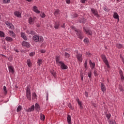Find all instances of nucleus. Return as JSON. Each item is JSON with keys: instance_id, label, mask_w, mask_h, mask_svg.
<instances>
[{"instance_id": "f257e3e1", "label": "nucleus", "mask_w": 124, "mask_h": 124, "mask_svg": "<svg viewBox=\"0 0 124 124\" xmlns=\"http://www.w3.org/2000/svg\"><path fill=\"white\" fill-rule=\"evenodd\" d=\"M32 39L35 42H40V43H42L44 40L43 37L38 35H34L32 37Z\"/></svg>"}, {"instance_id": "f03ea898", "label": "nucleus", "mask_w": 124, "mask_h": 124, "mask_svg": "<svg viewBox=\"0 0 124 124\" xmlns=\"http://www.w3.org/2000/svg\"><path fill=\"white\" fill-rule=\"evenodd\" d=\"M73 30L76 32V34L78 35V38H79L80 39H82L83 38V36H82L83 33L82 32V31L74 27L73 28Z\"/></svg>"}, {"instance_id": "7ed1b4c3", "label": "nucleus", "mask_w": 124, "mask_h": 124, "mask_svg": "<svg viewBox=\"0 0 124 124\" xmlns=\"http://www.w3.org/2000/svg\"><path fill=\"white\" fill-rule=\"evenodd\" d=\"M26 97L28 100H31V88H30V86L27 87Z\"/></svg>"}, {"instance_id": "20e7f679", "label": "nucleus", "mask_w": 124, "mask_h": 124, "mask_svg": "<svg viewBox=\"0 0 124 124\" xmlns=\"http://www.w3.org/2000/svg\"><path fill=\"white\" fill-rule=\"evenodd\" d=\"M5 24L9 29H10V30H14V26L12 24L8 21H6Z\"/></svg>"}, {"instance_id": "39448f33", "label": "nucleus", "mask_w": 124, "mask_h": 124, "mask_svg": "<svg viewBox=\"0 0 124 124\" xmlns=\"http://www.w3.org/2000/svg\"><path fill=\"white\" fill-rule=\"evenodd\" d=\"M91 11L93 12V14L97 18H99V15H98V13H97V11L94 9H91Z\"/></svg>"}, {"instance_id": "423d86ee", "label": "nucleus", "mask_w": 124, "mask_h": 124, "mask_svg": "<svg viewBox=\"0 0 124 124\" xmlns=\"http://www.w3.org/2000/svg\"><path fill=\"white\" fill-rule=\"evenodd\" d=\"M59 64L61 65V67L62 69H67V66L64 63L62 62H59Z\"/></svg>"}, {"instance_id": "0eeeda50", "label": "nucleus", "mask_w": 124, "mask_h": 124, "mask_svg": "<svg viewBox=\"0 0 124 124\" xmlns=\"http://www.w3.org/2000/svg\"><path fill=\"white\" fill-rule=\"evenodd\" d=\"M22 46H23V47H27V48H29V47H30L31 45L30 44V43H29V42H26L25 41H24L22 42Z\"/></svg>"}, {"instance_id": "6e6552de", "label": "nucleus", "mask_w": 124, "mask_h": 124, "mask_svg": "<svg viewBox=\"0 0 124 124\" xmlns=\"http://www.w3.org/2000/svg\"><path fill=\"white\" fill-rule=\"evenodd\" d=\"M8 69H9V72L10 73H11V74H14V67L12 66H8Z\"/></svg>"}, {"instance_id": "1a4fd4ad", "label": "nucleus", "mask_w": 124, "mask_h": 124, "mask_svg": "<svg viewBox=\"0 0 124 124\" xmlns=\"http://www.w3.org/2000/svg\"><path fill=\"white\" fill-rule=\"evenodd\" d=\"M82 54H78L77 55V59L78 60V62H83V58H82Z\"/></svg>"}, {"instance_id": "9d476101", "label": "nucleus", "mask_w": 124, "mask_h": 124, "mask_svg": "<svg viewBox=\"0 0 124 124\" xmlns=\"http://www.w3.org/2000/svg\"><path fill=\"white\" fill-rule=\"evenodd\" d=\"M35 19H36V17H33V18L30 17L29 19V24H30V25H32V24L34 23V21L35 20Z\"/></svg>"}, {"instance_id": "9b49d317", "label": "nucleus", "mask_w": 124, "mask_h": 124, "mask_svg": "<svg viewBox=\"0 0 124 124\" xmlns=\"http://www.w3.org/2000/svg\"><path fill=\"white\" fill-rule=\"evenodd\" d=\"M83 30H84L86 34H88L89 35H92V31L88 29L83 28Z\"/></svg>"}, {"instance_id": "f8f14e48", "label": "nucleus", "mask_w": 124, "mask_h": 124, "mask_svg": "<svg viewBox=\"0 0 124 124\" xmlns=\"http://www.w3.org/2000/svg\"><path fill=\"white\" fill-rule=\"evenodd\" d=\"M33 11H34V12H35V13H37V14H39V13H40V11L38 10V9L36 7V6H33Z\"/></svg>"}, {"instance_id": "ddd939ff", "label": "nucleus", "mask_w": 124, "mask_h": 124, "mask_svg": "<svg viewBox=\"0 0 124 124\" xmlns=\"http://www.w3.org/2000/svg\"><path fill=\"white\" fill-rule=\"evenodd\" d=\"M14 15L17 17V18H21V15H22V14L20 13L19 12L16 11L14 12Z\"/></svg>"}, {"instance_id": "4468645a", "label": "nucleus", "mask_w": 124, "mask_h": 124, "mask_svg": "<svg viewBox=\"0 0 124 124\" xmlns=\"http://www.w3.org/2000/svg\"><path fill=\"white\" fill-rule=\"evenodd\" d=\"M101 89L102 90V92L104 93L106 91V87L103 83L101 84Z\"/></svg>"}, {"instance_id": "2eb2a0df", "label": "nucleus", "mask_w": 124, "mask_h": 124, "mask_svg": "<svg viewBox=\"0 0 124 124\" xmlns=\"http://www.w3.org/2000/svg\"><path fill=\"white\" fill-rule=\"evenodd\" d=\"M27 63L28 66L29 67H31L32 66V63H31V59H29L27 61Z\"/></svg>"}, {"instance_id": "dca6fc26", "label": "nucleus", "mask_w": 124, "mask_h": 124, "mask_svg": "<svg viewBox=\"0 0 124 124\" xmlns=\"http://www.w3.org/2000/svg\"><path fill=\"white\" fill-rule=\"evenodd\" d=\"M35 109L38 112H39V111H40V107L39 106V105H38V104H37V103L35 104Z\"/></svg>"}, {"instance_id": "f3484780", "label": "nucleus", "mask_w": 124, "mask_h": 124, "mask_svg": "<svg viewBox=\"0 0 124 124\" xmlns=\"http://www.w3.org/2000/svg\"><path fill=\"white\" fill-rule=\"evenodd\" d=\"M21 37L24 39V40H28V37L26 36V34L24 32H22L21 34Z\"/></svg>"}, {"instance_id": "a211bd4d", "label": "nucleus", "mask_w": 124, "mask_h": 124, "mask_svg": "<svg viewBox=\"0 0 124 124\" xmlns=\"http://www.w3.org/2000/svg\"><path fill=\"white\" fill-rule=\"evenodd\" d=\"M121 79L122 81H124V73H123V71L122 70H120L119 72Z\"/></svg>"}, {"instance_id": "6ab92c4d", "label": "nucleus", "mask_w": 124, "mask_h": 124, "mask_svg": "<svg viewBox=\"0 0 124 124\" xmlns=\"http://www.w3.org/2000/svg\"><path fill=\"white\" fill-rule=\"evenodd\" d=\"M67 121L68 122V124H71V116H70V115H68L67 118Z\"/></svg>"}, {"instance_id": "aec40b11", "label": "nucleus", "mask_w": 124, "mask_h": 124, "mask_svg": "<svg viewBox=\"0 0 124 124\" xmlns=\"http://www.w3.org/2000/svg\"><path fill=\"white\" fill-rule=\"evenodd\" d=\"M54 15L56 17H59L60 16V10H56L54 12Z\"/></svg>"}, {"instance_id": "412c9836", "label": "nucleus", "mask_w": 124, "mask_h": 124, "mask_svg": "<svg viewBox=\"0 0 124 124\" xmlns=\"http://www.w3.org/2000/svg\"><path fill=\"white\" fill-rule=\"evenodd\" d=\"M26 32L27 33L31 34L32 35H34V34H35V31H27Z\"/></svg>"}, {"instance_id": "4be33fe9", "label": "nucleus", "mask_w": 124, "mask_h": 124, "mask_svg": "<svg viewBox=\"0 0 124 124\" xmlns=\"http://www.w3.org/2000/svg\"><path fill=\"white\" fill-rule=\"evenodd\" d=\"M104 62H105V64L107 65L108 67H109V63L108 62V61L107 60V59H106V57L103 59Z\"/></svg>"}, {"instance_id": "5701e85b", "label": "nucleus", "mask_w": 124, "mask_h": 124, "mask_svg": "<svg viewBox=\"0 0 124 124\" xmlns=\"http://www.w3.org/2000/svg\"><path fill=\"white\" fill-rule=\"evenodd\" d=\"M89 62H90L91 67H92V68L93 69L94 68V66H95V64L94 63V62L93 63L91 60H90Z\"/></svg>"}, {"instance_id": "b1692460", "label": "nucleus", "mask_w": 124, "mask_h": 124, "mask_svg": "<svg viewBox=\"0 0 124 124\" xmlns=\"http://www.w3.org/2000/svg\"><path fill=\"white\" fill-rule=\"evenodd\" d=\"M113 17L114 18V19H118V20H119V15H118V13L114 12L113 14Z\"/></svg>"}, {"instance_id": "393cba45", "label": "nucleus", "mask_w": 124, "mask_h": 124, "mask_svg": "<svg viewBox=\"0 0 124 124\" xmlns=\"http://www.w3.org/2000/svg\"><path fill=\"white\" fill-rule=\"evenodd\" d=\"M5 40H6V41H8L9 42H11L13 41V39L10 37L8 36L5 38Z\"/></svg>"}, {"instance_id": "a878e982", "label": "nucleus", "mask_w": 124, "mask_h": 124, "mask_svg": "<svg viewBox=\"0 0 124 124\" xmlns=\"http://www.w3.org/2000/svg\"><path fill=\"white\" fill-rule=\"evenodd\" d=\"M32 99H37V95L35 93H33L32 94Z\"/></svg>"}, {"instance_id": "bb28decb", "label": "nucleus", "mask_w": 124, "mask_h": 124, "mask_svg": "<svg viewBox=\"0 0 124 124\" xmlns=\"http://www.w3.org/2000/svg\"><path fill=\"white\" fill-rule=\"evenodd\" d=\"M78 103L80 106V109H83V105L82 104V102L79 101V99H78Z\"/></svg>"}, {"instance_id": "cd10ccee", "label": "nucleus", "mask_w": 124, "mask_h": 124, "mask_svg": "<svg viewBox=\"0 0 124 124\" xmlns=\"http://www.w3.org/2000/svg\"><path fill=\"white\" fill-rule=\"evenodd\" d=\"M55 29H59L60 28V23L59 22H56L55 23V26H54Z\"/></svg>"}, {"instance_id": "c85d7f7f", "label": "nucleus", "mask_w": 124, "mask_h": 124, "mask_svg": "<svg viewBox=\"0 0 124 124\" xmlns=\"http://www.w3.org/2000/svg\"><path fill=\"white\" fill-rule=\"evenodd\" d=\"M40 115L41 121H44L45 120V115L42 114V113H41Z\"/></svg>"}, {"instance_id": "c756f323", "label": "nucleus", "mask_w": 124, "mask_h": 124, "mask_svg": "<svg viewBox=\"0 0 124 124\" xmlns=\"http://www.w3.org/2000/svg\"><path fill=\"white\" fill-rule=\"evenodd\" d=\"M9 33H10V35H11V36H13L14 38H15L16 35H15V33L13 32V31H10Z\"/></svg>"}, {"instance_id": "7c9ffc66", "label": "nucleus", "mask_w": 124, "mask_h": 124, "mask_svg": "<svg viewBox=\"0 0 124 124\" xmlns=\"http://www.w3.org/2000/svg\"><path fill=\"white\" fill-rule=\"evenodd\" d=\"M116 47H117L118 49H122V48H123V45L120 44H117L116 45Z\"/></svg>"}, {"instance_id": "2f4dec72", "label": "nucleus", "mask_w": 124, "mask_h": 124, "mask_svg": "<svg viewBox=\"0 0 124 124\" xmlns=\"http://www.w3.org/2000/svg\"><path fill=\"white\" fill-rule=\"evenodd\" d=\"M51 73L52 75L54 77V78H56L57 77V73L55 72V71H53L51 72Z\"/></svg>"}, {"instance_id": "473e14b6", "label": "nucleus", "mask_w": 124, "mask_h": 124, "mask_svg": "<svg viewBox=\"0 0 124 124\" xmlns=\"http://www.w3.org/2000/svg\"><path fill=\"white\" fill-rule=\"evenodd\" d=\"M22 110V106H19L17 109H16V112H20Z\"/></svg>"}, {"instance_id": "72a5a7b5", "label": "nucleus", "mask_w": 124, "mask_h": 124, "mask_svg": "<svg viewBox=\"0 0 124 124\" xmlns=\"http://www.w3.org/2000/svg\"><path fill=\"white\" fill-rule=\"evenodd\" d=\"M56 61L57 63H60V62H60V57L56 56Z\"/></svg>"}, {"instance_id": "f704fd0d", "label": "nucleus", "mask_w": 124, "mask_h": 124, "mask_svg": "<svg viewBox=\"0 0 124 124\" xmlns=\"http://www.w3.org/2000/svg\"><path fill=\"white\" fill-rule=\"evenodd\" d=\"M64 56L67 59H69V57H70V55H69L67 52L65 53Z\"/></svg>"}, {"instance_id": "c9c22d12", "label": "nucleus", "mask_w": 124, "mask_h": 124, "mask_svg": "<svg viewBox=\"0 0 124 124\" xmlns=\"http://www.w3.org/2000/svg\"><path fill=\"white\" fill-rule=\"evenodd\" d=\"M84 42L85 43H86V44H88V43H89V38H85L84 39Z\"/></svg>"}, {"instance_id": "e433bc0d", "label": "nucleus", "mask_w": 124, "mask_h": 124, "mask_svg": "<svg viewBox=\"0 0 124 124\" xmlns=\"http://www.w3.org/2000/svg\"><path fill=\"white\" fill-rule=\"evenodd\" d=\"M4 35H5L4 32H3L1 31H0V37H4Z\"/></svg>"}, {"instance_id": "4c0bfd02", "label": "nucleus", "mask_w": 124, "mask_h": 124, "mask_svg": "<svg viewBox=\"0 0 124 124\" xmlns=\"http://www.w3.org/2000/svg\"><path fill=\"white\" fill-rule=\"evenodd\" d=\"M3 91L4 94H6V93H7V91L6 90V87L5 86H3Z\"/></svg>"}, {"instance_id": "58836bf2", "label": "nucleus", "mask_w": 124, "mask_h": 124, "mask_svg": "<svg viewBox=\"0 0 124 124\" xmlns=\"http://www.w3.org/2000/svg\"><path fill=\"white\" fill-rule=\"evenodd\" d=\"M37 63H38V65H40V64H41V63H42V60L38 59V60L37 61Z\"/></svg>"}, {"instance_id": "ea45409f", "label": "nucleus", "mask_w": 124, "mask_h": 124, "mask_svg": "<svg viewBox=\"0 0 124 124\" xmlns=\"http://www.w3.org/2000/svg\"><path fill=\"white\" fill-rule=\"evenodd\" d=\"M87 64H88V62H87V61H86L84 63V67L85 69H88V66H87Z\"/></svg>"}, {"instance_id": "a19ab883", "label": "nucleus", "mask_w": 124, "mask_h": 124, "mask_svg": "<svg viewBox=\"0 0 124 124\" xmlns=\"http://www.w3.org/2000/svg\"><path fill=\"white\" fill-rule=\"evenodd\" d=\"M40 16L42 17V18H45L46 15H45V14H44V13H42L40 14Z\"/></svg>"}, {"instance_id": "79ce46f5", "label": "nucleus", "mask_w": 124, "mask_h": 124, "mask_svg": "<svg viewBox=\"0 0 124 124\" xmlns=\"http://www.w3.org/2000/svg\"><path fill=\"white\" fill-rule=\"evenodd\" d=\"M3 2L4 3H9V2H10V0H3Z\"/></svg>"}, {"instance_id": "37998d69", "label": "nucleus", "mask_w": 124, "mask_h": 124, "mask_svg": "<svg viewBox=\"0 0 124 124\" xmlns=\"http://www.w3.org/2000/svg\"><path fill=\"white\" fill-rule=\"evenodd\" d=\"M109 124H117L116 123V121H115L114 120H112L110 121Z\"/></svg>"}, {"instance_id": "c03bdc74", "label": "nucleus", "mask_w": 124, "mask_h": 124, "mask_svg": "<svg viewBox=\"0 0 124 124\" xmlns=\"http://www.w3.org/2000/svg\"><path fill=\"white\" fill-rule=\"evenodd\" d=\"M34 55H35V52H31L30 54V57H33V56H34Z\"/></svg>"}, {"instance_id": "a18cd8bd", "label": "nucleus", "mask_w": 124, "mask_h": 124, "mask_svg": "<svg viewBox=\"0 0 124 124\" xmlns=\"http://www.w3.org/2000/svg\"><path fill=\"white\" fill-rule=\"evenodd\" d=\"M93 74L94 76H95L96 77V76H97L98 74H97V71H96V70H94L93 72Z\"/></svg>"}, {"instance_id": "49530a36", "label": "nucleus", "mask_w": 124, "mask_h": 124, "mask_svg": "<svg viewBox=\"0 0 124 124\" xmlns=\"http://www.w3.org/2000/svg\"><path fill=\"white\" fill-rule=\"evenodd\" d=\"M88 77L89 78H91V77H92V72H90L88 73Z\"/></svg>"}, {"instance_id": "de8ad7c7", "label": "nucleus", "mask_w": 124, "mask_h": 124, "mask_svg": "<svg viewBox=\"0 0 124 124\" xmlns=\"http://www.w3.org/2000/svg\"><path fill=\"white\" fill-rule=\"evenodd\" d=\"M30 109H31V111H33V110H34V105L32 106L30 108Z\"/></svg>"}, {"instance_id": "09e8293b", "label": "nucleus", "mask_w": 124, "mask_h": 124, "mask_svg": "<svg viewBox=\"0 0 124 124\" xmlns=\"http://www.w3.org/2000/svg\"><path fill=\"white\" fill-rule=\"evenodd\" d=\"M68 107L71 109V110H73V108L72 107V106H71V104H69L68 105Z\"/></svg>"}, {"instance_id": "8fccbe9b", "label": "nucleus", "mask_w": 124, "mask_h": 124, "mask_svg": "<svg viewBox=\"0 0 124 124\" xmlns=\"http://www.w3.org/2000/svg\"><path fill=\"white\" fill-rule=\"evenodd\" d=\"M80 77H81V80L82 81H83V79H84V76H83V74H81L80 75Z\"/></svg>"}, {"instance_id": "3c124183", "label": "nucleus", "mask_w": 124, "mask_h": 124, "mask_svg": "<svg viewBox=\"0 0 124 124\" xmlns=\"http://www.w3.org/2000/svg\"><path fill=\"white\" fill-rule=\"evenodd\" d=\"M49 96V93H46V100H48V97Z\"/></svg>"}, {"instance_id": "603ef678", "label": "nucleus", "mask_w": 124, "mask_h": 124, "mask_svg": "<svg viewBox=\"0 0 124 124\" xmlns=\"http://www.w3.org/2000/svg\"><path fill=\"white\" fill-rule=\"evenodd\" d=\"M101 58H102V60H103L104 59H105V58H106V56H105V55H102Z\"/></svg>"}, {"instance_id": "864d4df0", "label": "nucleus", "mask_w": 124, "mask_h": 124, "mask_svg": "<svg viewBox=\"0 0 124 124\" xmlns=\"http://www.w3.org/2000/svg\"><path fill=\"white\" fill-rule=\"evenodd\" d=\"M27 112H31V108H29L26 110Z\"/></svg>"}, {"instance_id": "5fc2aeb1", "label": "nucleus", "mask_w": 124, "mask_h": 124, "mask_svg": "<svg viewBox=\"0 0 124 124\" xmlns=\"http://www.w3.org/2000/svg\"><path fill=\"white\" fill-rule=\"evenodd\" d=\"M86 1H87V0H81V2L82 3H85V2H86Z\"/></svg>"}, {"instance_id": "6e6d98bb", "label": "nucleus", "mask_w": 124, "mask_h": 124, "mask_svg": "<svg viewBox=\"0 0 124 124\" xmlns=\"http://www.w3.org/2000/svg\"><path fill=\"white\" fill-rule=\"evenodd\" d=\"M66 3H67L68 4H69V3H70V0H66Z\"/></svg>"}, {"instance_id": "4d7b16f0", "label": "nucleus", "mask_w": 124, "mask_h": 124, "mask_svg": "<svg viewBox=\"0 0 124 124\" xmlns=\"http://www.w3.org/2000/svg\"><path fill=\"white\" fill-rule=\"evenodd\" d=\"M40 52H41V53H45V52H46V51L45 50H40Z\"/></svg>"}, {"instance_id": "13d9d810", "label": "nucleus", "mask_w": 124, "mask_h": 124, "mask_svg": "<svg viewBox=\"0 0 124 124\" xmlns=\"http://www.w3.org/2000/svg\"><path fill=\"white\" fill-rule=\"evenodd\" d=\"M36 26H37V28H39V27H40V24L37 23V25H36Z\"/></svg>"}, {"instance_id": "bf43d9fd", "label": "nucleus", "mask_w": 124, "mask_h": 124, "mask_svg": "<svg viewBox=\"0 0 124 124\" xmlns=\"http://www.w3.org/2000/svg\"><path fill=\"white\" fill-rule=\"evenodd\" d=\"M120 90L121 92H124V89L122 87L120 88Z\"/></svg>"}, {"instance_id": "052dcab7", "label": "nucleus", "mask_w": 124, "mask_h": 124, "mask_svg": "<svg viewBox=\"0 0 124 124\" xmlns=\"http://www.w3.org/2000/svg\"><path fill=\"white\" fill-rule=\"evenodd\" d=\"M65 26V24L63 23L62 25V28H63V29H64V26Z\"/></svg>"}, {"instance_id": "680f3d73", "label": "nucleus", "mask_w": 124, "mask_h": 124, "mask_svg": "<svg viewBox=\"0 0 124 124\" xmlns=\"http://www.w3.org/2000/svg\"><path fill=\"white\" fill-rule=\"evenodd\" d=\"M1 56H2V57H3L4 58H5L6 59H7V57L4 55L1 54Z\"/></svg>"}, {"instance_id": "e2e57ef3", "label": "nucleus", "mask_w": 124, "mask_h": 124, "mask_svg": "<svg viewBox=\"0 0 124 124\" xmlns=\"http://www.w3.org/2000/svg\"><path fill=\"white\" fill-rule=\"evenodd\" d=\"M77 16H78L77 14H75V15H74V16H73V18H76V17H77Z\"/></svg>"}, {"instance_id": "0e129e2a", "label": "nucleus", "mask_w": 124, "mask_h": 124, "mask_svg": "<svg viewBox=\"0 0 124 124\" xmlns=\"http://www.w3.org/2000/svg\"><path fill=\"white\" fill-rule=\"evenodd\" d=\"M85 96H88V92H85Z\"/></svg>"}, {"instance_id": "69168bd1", "label": "nucleus", "mask_w": 124, "mask_h": 124, "mask_svg": "<svg viewBox=\"0 0 124 124\" xmlns=\"http://www.w3.org/2000/svg\"><path fill=\"white\" fill-rule=\"evenodd\" d=\"M27 1H29V2H31V1H32V0H26Z\"/></svg>"}, {"instance_id": "338daca9", "label": "nucleus", "mask_w": 124, "mask_h": 124, "mask_svg": "<svg viewBox=\"0 0 124 124\" xmlns=\"http://www.w3.org/2000/svg\"><path fill=\"white\" fill-rule=\"evenodd\" d=\"M107 117L108 119H109L110 118V116L109 115H107Z\"/></svg>"}, {"instance_id": "774afa93", "label": "nucleus", "mask_w": 124, "mask_h": 124, "mask_svg": "<svg viewBox=\"0 0 124 124\" xmlns=\"http://www.w3.org/2000/svg\"><path fill=\"white\" fill-rule=\"evenodd\" d=\"M104 10H105V11H107V10H106V8H105Z\"/></svg>"}]
</instances>
